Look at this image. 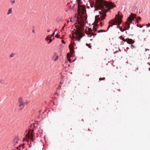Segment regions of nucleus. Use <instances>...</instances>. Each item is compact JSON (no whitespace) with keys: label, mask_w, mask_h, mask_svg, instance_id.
<instances>
[{"label":"nucleus","mask_w":150,"mask_h":150,"mask_svg":"<svg viewBox=\"0 0 150 150\" xmlns=\"http://www.w3.org/2000/svg\"><path fill=\"white\" fill-rule=\"evenodd\" d=\"M94 2V6L99 13L95 16V21L98 24L99 21L104 20L107 11L113 8L115 5L112 2L104 0H96Z\"/></svg>","instance_id":"nucleus-1"},{"label":"nucleus","mask_w":150,"mask_h":150,"mask_svg":"<svg viewBox=\"0 0 150 150\" xmlns=\"http://www.w3.org/2000/svg\"><path fill=\"white\" fill-rule=\"evenodd\" d=\"M78 2V9L77 13L78 18L81 19L82 20H85L86 17L85 15L86 13V10L85 7L80 4V0H77Z\"/></svg>","instance_id":"nucleus-2"},{"label":"nucleus","mask_w":150,"mask_h":150,"mask_svg":"<svg viewBox=\"0 0 150 150\" xmlns=\"http://www.w3.org/2000/svg\"><path fill=\"white\" fill-rule=\"evenodd\" d=\"M136 15L134 13H132L131 15L127 18V21L125 23V28L122 29V28L120 27V31L123 32L127 29H128L130 28V23H132L134 19L136 18Z\"/></svg>","instance_id":"nucleus-3"},{"label":"nucleus","mask_w":150,"mask_h":150,"mask_svg":"<svg viewBox=\"0 0 150 150\" xmlns=\"http://www.w3.org/2000/svg\"><path fill=\"white\" fill-rule=\"evenodd\" d=\"M72 35L74 37L76 36V38L78 41H80V39L83 37L81 30L80 29H77L75 32L72 34Z\"/></svg>","instance_id":"nucleus-4"},{"label":"nucleus","mask_w":150,"mask_h":150,"mask_svg":"<svg viewBox=\"0 0 150 150\" xmlns=\"http://www.w3.org/2000/svg\"><path fill=\"white\" fill-rule=\"evenodd\" d=\"M119 13L120 12H119L118 14V15L119 16L116 19L112 25H117V24L118 25L121 24L122 22L121 18H122V16H120Z\"/></svg>","instance_id":"nucleus-5"},{"label":"nucleus","mask_w":150,"mask_h":150,"mask_svg":"<svg viewBox=\"0 0 150 150\" xmlns=\"http://www.w3.org/2000/svg\"><path fill=\"white\" fill-rule=\"evenodd\" d=\"M33 130L30 129L29 130L28 134L26 135V136L28 138V139H30L31 140L33 141Z\"/></svg>","instance_id":"nucleus-6"},{"label":"nucleus","mask_w":150,"mask_h":150,"mask_svg":"<svg viewBox=\"0 0 150 150\" xmlns=\"http://www.w3.org/2000/svg\"><path fill=\"white\" fill-rule=\"evenodd\" d=\"M18 100L21 101L25 105H27L30 102V101L25 98H20Z\"/></svg>","instance_id":"nucleus-7"},{"label":"nucleus","mask_w":150,"mask_h":150,"mask_svg":"<svg viewBox=\"0 0 150 150\" xmlns=\"http://www.w3.org/2000/svg\"><path fill=\"white\" fill-rule=\"evenodd\" d=\"M88 31H86V34L88 36V37H90L92 38H94L95 35L93 34L92 31H90L89 29H88Z\"/></svg>","instance_id":"nucleus-8"},{"label":"nucleus","mask_w":150,"mask_h":150,"mask_svg":"<svg viewBox=\"0 0 150 150\" xmlns=\"http://www.w3.org/2000/svg\"><path fill=\"white\" fill-rule=\"evenodd\" d=\"M18 102L19 104V110H22L24 107V106L25 105H24L22 103V102H21V101H20L18 99Z\"/></svg>","instance_id":"nucleus-9"},{"label":"nucleus","mask_w":150,"mask_h":150,"mask_svg":"<svg viewBox=\"0 0 150 150\" xmlns=\"http://www.w3.org/2000/svg\"><path fill=\"white\" fill-rule=\"evenodd\" d=\"M19 140V138L18 137H15L13 141V145L14 146H15L16 144L18 143V141Z\"/></svg>","instance_id":"nucleus-10"},{"label":"nucleus","mask_w":150,"mask_h":150,"mask_svg":"<svg viewBox=\"0 0 150 150\" xmlns=\"http://www.w3.org/2000/svg\"><path fill=\"white\" fill-rule=\"evenodd\" d=\"M73 47V45H72V44H70L69 46V48L71 54H73V53L74 50L72 48Z\"/></svg>","instance_id":"nucleus-11"},{"label":"nucleus","mask_w":150,"mask_h":150,"mask_svg":"<svg viewBox=\"0 0 150 150\" xmlns=\"http://www.w3.org/2000/svg\"><path fill=\"white\" fill-rule=\"evenodd\" d=\"M12 8H10L8 9V12L7 13V14L8 15L11 14L12 13Z\"/></svg>","instance_id":"nucleus-12"},{"label":"nucleus","mask_w":150,"mask_h":150,"mask_svg":"<svg viewBox=\"0 0 150 150\" xmlns=\"http://www.w3.org/2000/svg\"><path fill=\"white\" fill-rule=\"evenodd\" d=\"M127 42L129 44H133V41L132 39H129L127 40Z\"/></svg>","instance_id":"nucleus-13"},{"label":"nucleus","mask_w":150,"mask_h":150,"mask_svg":"<svg viewBox=\"0 0 150 150\" xmlns=\"http://www.w3.org/2000/svg\"><path fill=\"white\" fill-rule=\"evenodd\" d=\"M58 59V56L57 55H54V60L56 61Z\"/></svg>","instance_id":"nucleus-14"},{"label":"nucleus","mask_w":150,"mask_h":150,"mask_svg":"<svg viewBox=\"0 0 150 150\" xmlns=\"http://www.w3.org/2000/svg\"><path fill=\"white\" fill-rule=\"evenodd\" d=\"M11 4L13 5L16 2L15 0H9Z\"/></svg>","instance_id":"nucleus-15"},{"label":"nucleus","mask_w":150,"mask_h":150,"mask_svg":"<svg viewBox=\"0 0 150 150\" xmlns=\"http://www.w3.org/2000/svg\"><path fill=\"white\" fill-rule=\"evenodd\" d=\"M69 5H70V8L71 9H73L74 7V4H73L72 3H71V4H69Z\"/></svg>","instance_id":"nucleus-16"},{"label":"nucleus","mask_w":150,"mask_h":150,"mask_svg":"<svg viewBox=\"0 0 150 150\" xmlns=\"http://www.w3.org/2000/svg\"><path fill=\"white\" fill-rule=\"evenodd\" d=\"M0 83H5V81L4 80L1 79L0 80Z\"/></svg>","instance_id":"nucleus-17"},{"label":"nucleus","mask_w":150,"mask_h":150,"mask_svg":"<svg viewBox=\"0 0 150 150\" xmlns=\"http://www.w3.org/2000/svg\"><path fill=\"white\" fill-rule=\"evenodd\" d=\"M49 40H50V41H49V42H48V43H51L52 41V38H51V37H50L49 38Z\"/></svg>","instance_id":"nucleus-18"},{"label":"nucleus","mask_w":150,"mask_h":150,"mask_svg":"<svg viewBox=\"0 0 150 150\" xmlns=\"http://www.w3.org/2000/svg\"><path fill=\"white\" fill-rule=\"evenodd\" d=\"M105 31L104 30H98V33H99L100 32H105Z\"/></svg>","instance_id":"nucleus-19"},{"label":"nucleus","mask_w":150,"mask_h":150,"mask_svg":"<svg viewBox=\"0 0 150 150\" xmlns=\"http://www.w3.org/2000/svg\"><path fill=\"white\" fill-rule=\"evenodd\" d=\"M15 54L13 53H11L10 55V57L11 58L12 57L14 56Z\"/></svg>","instance_id":"nucleus-20"},{"label":"nucleus","mask_w":150,"mask_h":150,"mask_svg":"<svg viewBox=\"0 0 150 150\" xmlns=\"http://www.w3.org/2000/svg\"><path fill=\"white\" fill-rule=\"evenodd\" d=\"M139 19V21L141 20V18L140 17H137V22H138V20Z\"/></svg>","instance_id":"nucleus-21"},{"label":"nucleus","mask_w":150,"mask_h":150,"mask_svg":"<svg viewBox=\"0 0 150 150\" xmlns=\"http://www.w3.org/2000/svg\"><path fill=\"white\" fill-rule=\"evenodd\" d=\"M70 55L69 53H67V58H70Z\"/></svg>","instance_id":"nucleus-22"},{"label":"nucleus","mask_w":150,"mask_h":150,"mask_svg":"<svg viewBox=\"0 0 150 150\" xmlns=\"http://www.w3.org/2000/svg\"><path fill=\"white\" fill-rule=\"evenodd\" d=\"M55 34V33H54V32L53 34L51 35V36L50 37H51V38H52V37H53V36H54V35Z\"/></svg>","instance_id":"nucleus-23"},{"label":"nucleus","mask_w":150,"mask_h":150,"mask_svg":"<svg viewBox=\"0 0 150 150\" xmlns=\"http://www.w3.org/2000/svg\"><path fill=\"white\" fill-rule=\"evenodd\" d=\"M131 47L132 48H135V46L133 45H131Z\"/></svg>","instance_id":"nucleus-24"},{"label":"nucleus","mask_w":150,"mask_h":150,"mask_svg":"<svg viewBox=\"0 0 150 150\" xmlns=\"http://www.w3.org/2000/svg\"><path fill=\"white\" fill-rule=\"evenodd\" d=\"M59 35H56L55 36V37H57V38H58L59 37Z\"/></svg>","instance_id":"nucleus-25"},{"label":"nucleus","mask_w":150,"mask_h":150,"mask_svg":"<svg viewBox=\"0 0 150 150\" xmlns=\"http://www.w3.org/2000/svg\"><path fill=\"white\" fill-rule=\"evenodd\" d=\"M68 58V60L69 62H71V59H69V58Z\"/></svg>","instance_id":"nucleus-26"},{"label":"nucleus","mask_w":150,"mask_h":150,"mask_svg":"<svg viewBox=\"0 0 150 150\" xmlns=\"http://www.w3.org/2000/svg\"><path fill=\"white\" fill-rule=\"evenodd\" d=\"M62 43L63 44H65V42H64V40H62Z\"/></svg>","instance_id":"nucleus-27"},{"label":"nucleus","mask_w":150,"mask_h":150,"mask_svg":"<svg viewBox=\"0 0 150 150\" xmlns=\"http://www.w3.org/2000/svg\"><path fill=\"white\" fill-rule=\"evenodd\" d=\"M93 29H94V30H95V31L97 30L96 29V28H95V27H93Z\"/></svg>","instance_id":"nucleus-28"},{"label":"nucleus","mask_w":150,"mask_h":150,"mask_svg":"<svg viewBox=\"0 0 150 150\" xmlns=\"http://www.w3.org/2000/svg\"><path fill=\"white\" fill-rule=\"evenodd\" d=\"M88 45L89 46H88V47L89 48H90V47H91V46L90 45L88 44Z\"/></svg>","instance_id":"nucleus-29"},{"label":"nucleus","mask_w":150,"mask_h":150,"mask_svg":"<svg viewBox=\"0 0 150 150\" xmlns=\"http://www.w3.org/2000/svg\"><path fill=\"white\" fill-rule=\"evenodd\" d=\"M110 26H111V25H109L108 26V29H109V28H110Z\"/></svg>","instance_id":"nucleus-30"},{"label":"nucleus","mask_w":150,"mask_h":150,"mask_svg":"<svg viewBox=\"0 0 150 150\" xmlns=\"http://www.w3.org/2000/svg\"><path fill=\"white\" fill-rule=\"evenodd\" d=\"M146 27L147 28H148V27H149V25L148 24H146Z\"/></svg>","instance_id":"nucleus-31"},{"label":"nucleus","mask_w":150,"mask_h":150,"mask_svg":"<svg viewBox=\"0 0 150 150\" xmlns=\"http://www.w3.org/2000/svg\"><path fill=\"white\" fill-rule=\"evenodd\" d=\"M102 22H100L99 24L102 25Z\"/></svg>","instance_id":"nucleus-32"},{"label":"nucleus","mask_w":150,"mask_h":150,"mask_svg":"<svg viewBox=\"0 0 150 150\" xmlns=\"http://www.w3.org/2000/svg\"><path fill=\"white\" fill-rule=\"evenodd\" d=\"M103 79L102 78V79L101 78H100L99 79V80H103Z\"/></svg>","instance_id":"nucleus-33"},{"label":"nucleus","mask_w":150,"mask_h":150,"mask_svg":"<svg viewBox=\"0 0 150 150\" xmlns=\"http://www.w3.org/2000/svg\"><path fill=\"white\" fill-rule=\"evenodd\" d=\"M46 40H49V39L47 38H46Z\"/></svg>","instance_id":"nucleus-34"},{"label":"nucleus","mask_w":150,"mask_h":150,"mask_svg":"<svg viewBox=\"0 0 150 150\" xmlns=\"http://www.w3.org/2000/svg\"><path fill=\"white\" fill-rule=\"evenodd\" d=\"M91 5V7L92 8V7H93V5Z\"/></svg>","instance_id":"nucleus-35"},{"label":"nucleus","mask_w":150,"mask_h":150,"mask_svg":"<svg viewBox=\"0 0 150 150\" xmlns=\"http://www.w3.org/2000/svg\"><path fill=\"white\" fill-rule=\"evenodd\" d=\"M32 32L34 33V30H33V31H32Z\"/></svg>","instance_id":"nucleus-36"},{"label":"nucleus","mask_w":150,"mask_h":150,"mask_svg":"<svg viewBox=\"0 0 150 150\" xmlns=\"http://www.w3.org/2000/svg\"><path fill=\"white\" fill-rule=\"evenodd\" d=\"M148 25H149V26H150V24L148 23Z\"/></svg>","instance_id":"nucleus-37"},{"label":"nucleus","mask_w":150,"mask_h":150,"mask_svg":"<svg viewBox=\"0 0 150 150\" xmlns=\"http://www.w3.org/2000/svg\"><path fill=\"white\" fill-rule=\"evenodd\" d=\"M47 32H50V30H47Z\"/></svg>","instance_id":"nucleus-38"},{"label":"nucleus","mask_w":150,"mask_h":150,"mask_svg":"<svg viewBox=\"0 0 150 150\" xmlns=\"http://www.w3.org/2000/svg\"><path fill=\"white\" fill-rule=\"evenodd\" d=\"M53 39H54V37H53Z\"/></svg>","instance_id":"nucleus-39"},{"label":"nucleus","mask_w":150,"mask_h":150,"mask_svg":"<svg viewBox=\"0 0 150 150\" xmlns=\"http://www.w3.org/2000/svg\"><path fill=\"white\" fill-rule=\"evenodd\" d=\"M92 40V39H90V40Z\"/></svg>","instance_id":"nucleus-40"}]
</instances>
